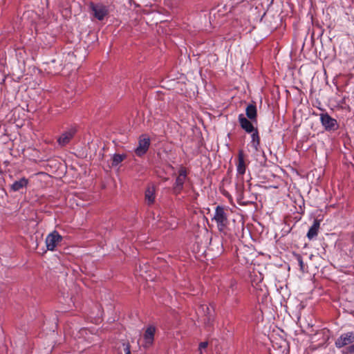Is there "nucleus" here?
Wrapping results in <instances>:
<instances>
[{"mask_svg": "<svg viewBox=\"0 0 354 354\" xmlns=\"http://www.w3.org/2000/svg\"><path fill=\"white\" fill-rule=\"evenodd\" d=\"M216 223L217 229L220 232L227 233V225L229 223L227 209L224 207L218 205L215 209V214L212 218Z\"/></svg>", "mask_w": 354, "mask_h": 354, "instance_id": "1", "label": "nucleus"}, {"mask_svg": "<svg viewBox=\"0 0 354 354\" xmlns=\"http://www.w3.org/2000/svg\"><path fill=\"white\" fill-rule=\"evenodd\" d=\"M320 120L326 131H334L339 127L337 120L330 117L327 113L320 114Z\"/></svg>", "mask_w": 354, "mask_h": 354, "instance_id": "2", "label": "nucleus"}, {"mask_svg": "<svg viewBox=\"0 0 354 354\" xmlns=\"http://www.w3.org/2000/svg\"><path fill=\"white\" fill-rule=\"evenodd\" d=\"M187 178V170L185 167H181L178 171V176L173 187V192L178 195L183 189V185Z\"/></svg>", "mask_w": 354, "mask_h": 354, "instance_id": "3", "label": "nucleus"}, {"mask_svg": "<svg viewBox=\"0 0 354 354\" xmlns=\"http://www.w3.org/2000/svg\"><path fill=\"white\" fill-rule=\"evenodd\" d=\"M354 342V330L342 334L335 341V346L342 348Z\"/></svg>", "mask_w": 354, "mask_h": 354, "instance_id": "4", "label": "nucleus"}, {"mask_svg": "<svg viewBox=\"0 0 354 354\" xmlns=\"http://www.w3.org/2000/svg\"><path fill=\"white\" fill-rule=\"evenodd\" d=\"M62 237L57 231H53L48 234L46 239V244L47 249L49 250H54L57 245L61 242Z\"/></svg>", "mask_w": 354, "mask_h": 354, "instance_id": "5", "label": "nucleus"}, {"mask_svg": "<svg viewBox=\"0 0 354 354\" xmlns=\"http://www.w3.org/2000/svg\"><path fill=\"white\" fill-rule=\"evenodd\" d=\"M77 132L75 127H71L67 131L62 133V135L57 139V143L61 147H64L68 145L70 141L73 139Z\"/></svg>", "mask_w": 354, "mask_h": 354, "instance_id": "6", "label": "nucleus"}, {"mask_svg": "<svg viewBox=\"0 0 354 354\" xmlns=\"http://www.w3.org/2000/svg\"><path fill=\"white\" fill-rule=\"evenodd\" d=\"M150 145V140L149 138H140L138 146L135 149V153L138 156H142L147 153Z\"/></svg>", "mask_w": 354, "mask_h": 354, "instance_id": "7", "label": "nucleus"}, {"mask_svg": "<svg viewBox=\"0 0 354 354\" xmlns=\"http://www.w3.org/2000/svg\"><path fill=\"white\" fill-rule=\"evenodd\" d=\"M155 332H156V328L154 326H150L147 327V328L146 329V330L144 333V335H143V339H144V342H145V344H144L145 347H149L153 344V339H154Z\"/></svg>", "mask_w": 354, "mask_h": 354, "instance_id": "8", "label": "nucleus"}, {"mask_svg": "<svg viewBox=\"0 0 354 354\" xmlns=\"http://www.w3.org/2000/svg\"><path fill=\"white\" fill-rule=\"evenodd\" d=\"M91 8L93 12V15L98 20L104 19V17L108 15V10L104 6L92 5Z\"/></svg>", "mask_w": 354, "mask_h": 354, "instance_id": "9", "label": "nucleus"}, {"mask_svg": "<svg viewBox=\"0 0 354 354\" xmlns=\"http://www.w3.org/2000/svg\"><path fill=\"white\" fill-rule=\"evenodd\" d=\"M239 122L241 128L248 133H252L255 129L252 124V122L245 118L243 114H240L239 115Z\"/></svg>", "mask_w": 354, "mask_h": 354, "instance_id": "10", "label": "nucleus"}, {"mask_svg": "<svg viewBox=\"0 0 354 354\" xmlns=\"http://www.w3.org/2000/svg\"><path fill=\"white\" fill-rule=\"evenodd\" d=\"M29 183L28 178L23 177L20 178L19 180L15 181L10 185V189L13 192H18L23 188H26Z\"/></svg>", "mask_w": 354, "mask_h": 354, "instance_id": "11", "label": "nucleus"}, {"mask_svg": "<svg viewBox=\"0 0 354 354\" xmlns=\"http://www.w3.org/2000/svg\"><path fill=\"white\" fill-rule=\"evenodd\" d=\"M319 227L320 221L318 219H315L313 225L310 227L307 233L308 239L312 240L315 238L318 234Z\"/></svg>", "mask_w": 354, "mask_h": 354, "instance_id": "12", "label": "nucleus"}, {"mask_svg": "<svg viewBox=\"0 0 354 354\" xmlns=\"http://www.w3.org/2000/svg\"><path fill=\"white\" fill-rule=\"evenodd\" d=\"M246 165L245 163L244 153L242 150L239 151L237 172L239 174L243 175L245 172Z\"/></svg>", "mask_w": 354, "mask_h": 354, "instance_id": "13", "label": "nucleus"}, {"mask_svg": "<svg viewBox=\"0 0 354 354\" xmlns=\"http://www.w3.org/2000/svg\"><path fill=\"white\" fill-rule=\"evenodd\" d=\"M245 113H246L247 117L252 122H257V111L256 105H254V104H249L246 107Z\"/></svg>", "mask_w": 354, "mask_h": 354, "instance_id": "14", "label": "nucleus"}, {"mask_svg": "<svg viewBox=\"0 0 354 354\" xmlns=\"http://www.w3.org/2000/svg\"><path fill=\"white\" fill-rule=\"evenodd\" d=\"M155 187L154 185H151L147 187L145 191V200L148 205H151L154 203L155 201Z\"/></svg>", "mask_w": 354, "mask_h": 354, "instance_id": "15", "label": "nucleus"}, {"mask_svg": "<svg viewBox=\"0 0 354 354\" xmlns=\"http://www.w3.org/2000/svg\"><path fill=\"white\" fill-rule=\"evenodd\" d=\"M273 348L278 351L279 354H287L289 352V346L288 343L281 340V344L278 346L277 343L273 344Z\"/></svg>", "mask_w": 354, "mask_h": 354, "instance_id": "16", "label": "nucleus"}, {"mask_svg": "<svg viewBox=\"0 0 354 354\" xmlns=\"http://www.w3.org/2000/svg\"><path fill=\"white\" fill-rule=\"evenodd\" d=\"M293 256L295 257V259L297 261L298 263H299V268H300V270L302 273H304L306 272H307V269L308 268L306 267L304 261H303V259H302V257L301 256V254H297V253H293Z\"/></svg>", "mask_w": 354, "mask_h": 354, "instance_id": "17", "label": "nucleus"}, {"mask_svg": "<svg viewBox=\"0 0 354 354\" xmlns=\"http://www.w3.org/2000/svg\"><path fill=\"white\" fill-rule=\"evenodd\" d=\"M252 134L251 136L252 143L253 147L257 150L258 148V146L259 145V143H260V138L259 136V132H258L257 129H254V131H252Z\"/></svg>", "mask_w": 354, "mask_h": 354, "instance_id": "18", "label": "nucleus"}, {"mask_svg": "<svg viewBox=\"0 0 354 354\" xmlns=\"http://www.w3.org/2000/svg\"><path fill=\"white\" fill-rule=\"evenodd\" d=\"M126 158L125 155L115 154L112 159V166H117Z\"/></svg>", "mask_w": 354, "mask_h": 354, "instance_id": "19", "label": "nucleus"}, {"mask_svg": "<svg viewBox=\"0 0 354 354\" xmlns=\"http://www.w3.org/2000/svg\"><path fill=\"white\" fill-rule=\"evenodd\" d=\"M200 309H201L203 310L205 315L207 317V320L209 321L210 317H211V310H210L209 307L207 305H201L200 306Z\"/></svg>", "mask_w": 354, "mask_h": 354, "instance_id": "20", "label": "nucleus"}, {"mask_svg": "<svg viewBox=\"0 0 354 354\" xmlns=\"http://www.w3.org/2000/svg\"><path fill=\"white\" fill-rule=\"evenodd\" d=\"M319 336H322L323 339H322V344H324L328 338V337L327 335H324V333H320L319 334H317L314 338V341H316V340H319Z\"/></svg>", "mask_w": 354, "mask_h": 354, "instance_id": "21", "label": "nucleus"}, {"mask_svg": "<svg viewBox=\"0 0 354 354\" xmlns=\"http://www.w3.org/2000/svg\"><path fill=\"white\" fill-rule=\"evenodd\" d=\"M207 346H208L207 342H203L200 343L199 346H198V350H199L200 353H202L203 352V349L206 348L207 347Z\"/></svg>", "mask_w": 354, "mask_h": 354, "instance_id": "22", "label": "nucleus"}, {"mask_svg": "<svg viewBox=\"0 0 354 354\" xmlns=\"http://www.w3.org/2000/svg\"><path fill=\"white\" fill-rule=\"evenodd\" d=\"M123 346H124V351L125 353L131 354L129 345V344L125 345L124 344H123Z\"/></svg>", "mask_w": 354, "mask_h": 354, "instance_id": "23", "label": "nucleus"}, {"mask_svg": "<svg viewBox=\"0 0 354 354\" xmlns=\"http://www.w3.org/2000/svg\"><path fill=\"white\" fill-rule=\"evenodd\" d=\"M348 352L354 353V344L348 347Z\"/></svg>", "mask_w": 354, "mask_h": 354, "instance_id": "24", "label": "nucleus"}]
</instances>
